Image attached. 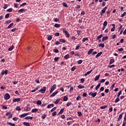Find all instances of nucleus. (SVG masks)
Wrapping results in <instances>:
<instances>
[{"label":"nucleus","mask_w":126,"mask_h":126,"mask_svg":"<svg viewBox=\"0 0 126 126\" xmlns=\"http://www.w3.org/2000/svg\"><path fill=\"white\" fill-rule=\"evenodd\" d=\"M57 88V85L54 84L53 86H52L51 90L50 91V93H52L55 89Z\"/></svg>","instance_id":"1"},{"label":"nucleus","mask_w":126,"mask_h":126,"mask_svg":"<svg viewBox=\"0 0 126 126\" xmlns=\"http://www.w3.org/2000/svg\"><path fill=\"white\" fill-rule=\"evenodd\" d=\"M63 33H65V35H66L67 38L69 37L70 35L68 33V32L65 31V30H64V29H63Z\"/></svg>","instance_id":"2"},{"label":"nucleus","mask_w":126,"mask_h":126,"mask_svg":"<svg viewBox=\"0 0 126 126\" xmlns=\"http://www.w3.org/2000/svg\"><path fill=\"white\" fill-rule=\"evenodd\" d=\"M89 95L90 96H92L93 98H94V97H96V95H97V92H95V93L90 92L89 93Z\"/></svg>","instance_id":"3"},{"label":"nucleus","mask_w":126,"mask_h":126,"mask_svg":"<svg viewBox=\"0 0 126 126\" xmlns=\"http://www.w3.org/2000/svg\"><path fill=\"white\" fill-rule=\"evenodd\" d=\"M46 87H44L39 90V92H41V93H45V92H46Z\"/></svg>","instance_id":"4"},{"label":"nucleus","mask_w":126,"mask_h":126,"mask_svg":"<svg viewBox=\"0 0 126 126\" xmlns=\"http://www.w3.org/2000/svg\"><path fill=\"white\" fill-rule=\"evenodd\" d=\"M4 98L5 100H8L10 98V95L8 94H6L4 95Z\"/></svg>","instance_id":"5"},{"label":"nucleus","mask_w":126,"mask_h":126,"mask_svg":"<svg viewBox=\"0 0 126 126\" xmlns=\"http://www.w3.org/2000/svg\"><path fill=\"white\" fill-rule=\"evenodd\" d=\"M29 115V113H24L20 115V118H25L26 116H28Z\"/></svg>","instance_id":"6"},{"label":"nucleus","mask_w":126,"mask_h":126,"mask_svg":"<svg viewBox=\"0 0 126 126\" xmlns=\"http://www.w3.org/2000/svg\"><path fill=\"white\" fill-rule=\"evenodd\" d=\"M59 93L58 91H56L55 92H54L50 96V97H54V96H56V95H57V94Z\"/></svg>","instance_id":"7"},{"label":"nucleus","mask_w":126,"mask_h":126,"mask_svg":"<svg viewBox=\"0 0 126 126\" xmlns=\"http://www.w3.org/2000/svg\"><path fill=\"white\" fill-rule=\"evenodd\" d=\"M13 102H20L21 101V98H15L13 100Z\"/></svg>","instance_id":"8"},{"label":"nucleus","mask_w":126,"mask_h":126,"mask_svg":"<svg viewBox=\"0 0 126 126\" xmlns=\"http://www.w3.org/2000/svg\"><path fill=\"white\" fill-rule=\"evenodd\" d=\"M92 71H93V69L89 71H88L87 72H86V73L84 74L85 76H87L88 75H89L90 73H91L92 72Z\"/></svg>","instance_id":"9"},{"label":"nucleus","mask_w":126,"mask_h":126,"mask_svg":"<svg viewBox=\"0 0 126 126\" xmlns=\"http://www.w3.org/2000/svg\"><path fill=\"white\" fill-rule=\"evenodd\" d=\"M122 118H123V115L120 114L118 117L117 122H120V121H121V120H122Z\"/></svg>","instance_id":"10"},{"label":"nucleus","mask_w":126,"mask_h":126,"mask_svg":"<svg viewBox=\"0 0 126 126\" xmlns=\"http://www.w3.org/2000/svg\"><path fill=\"white\" fill-rule=\"evenodd\" d=\"M54 27H55V28H60V27H61V25H60V24H55Z\"/></svg>","instance_id":"11"},{"label":"nucleus","mask_w":126,"mask_h":126,"mask_svg":"<svg viewBox=\"0 0 126 126\" xmlns=\"http://www.w3.org/2000/svg\"><path fill=\"white\" fill-rule=\"evenodd\" d=\"M25 120H33V117L31 116H27L25 118Z\"/></svg>","instance_id":"12"},{"label":"nucleus","mask_w":126,"mask_h":126,"mask_svg":"<svg viewBox=\"0 0 126 126\" xmlns=\"http://www.w3.org/2000/svg\"><path fill=\"white\" fill-rule=\"evenodd\" d=\"M93 51H94V49H91L88 52V55H90V54H92L93 52Z\"/></svg>","instance_id":"13"},{"label":"nucleus","mask_w":126,"mask_h":126,"mask_svg":"<svg viewBox=\"0 0 126 126\" xmlns=\"http://www.w3.org/2000/svg\"><path fill=\"white\" fill-rule=\"evenodd\" d=\"M64 111V109L62 108L60 111L59 112V113H58V115H62V114H63V111Z\"/></svg>","instance_id":"14"},{"label":"nucleus","mask_w":126,"mask_h":126,"mask_svg":"<svg viewBox=\"0 0 126 126\" xmlns=\"http://www.w3.org/2000/svg\"><path fill=\"white\" fill-rule=\"evenodd\" d=\"M23 125L25 126H30V124H29V123H28V122H24Z\"/></svg>","instance_id":"15"},{"label":"nucleus","mask_w":126,"mask_h":126,"mask_svg":"<svg viewBox=\"0 0 126 126\" xmlns=\"http://www.w3.org/2000/svg\"><path fill=\"white\" fill-rule=\"evenodd\" d=\"M101 86V83H99L96 87L95 88V90H98V89H99V88H100V87Z\"/></svg>","instance_id":"16"},{"label":"nucleus","mask_w":126,"mask_h":126,"mask_svg":"<svg viewBox=\"0 0 126 126\" xmlns=\"http://www.w3.org/2000/svg\"><path fill=\"white\" fill-rule=\"evenodd\" d=\"M112 26H113V27L111 29V31L112 32H114V31H115V24H113Z\"/></svg>","instance_id":"17"},{"label":"nucleus","mask_w":126,"mask_h":126,"mask_svg":"<svg viewBox=\"0 0 126 126\" xmlns=\"http://www.w3.org/2000/svg\"><path fill=\"white\" fill-rule=\"evenodd\" d=\"M107 7H105L102 10H101V12H102V13H105V12H106V9H107Z\"/></svg>","instance_id":"18"},{"label":"nucleus","mask_w":126,"mask_h":126,"mask_svg":"<svg viewBox=\"0 0 126 126\" xmlns=\"http://www.w3.org/2000/svg\"><path fill=\"white\" fill-rule=\"evenodd\" d=\"M32 113H36V112H38V109L34 108L32 109Z\"/></svg>","instance_id":"19"},{"label":"nucleus","mask_w":126,"mask_h":126,"mask_svg":"<svg viewBox=\"0 0 126 126\" xmlns=\"http://www.w3.org/2000/svg\"><path fill=\"white\" fill-rule=\"evenodd\" d=\"M108 36H104L103 37H102V41H106V40H108Z\"/></svg>","instance_id":"20"},{"label":"nucleus","mask_w":126,"mask_h":126,"mask_svg":"<svg viewBox=\"0 0 126 126\" xmlns=\"http://www.w3.org/2000/svg\"><path fill=\"white\" fill-rule=\"evenodd\" d=\"M25 10H26V9H25V8H22L18 11V12H23V11H25Z\"/></svg>","instance_id":"21"},{"label":"nucleus","mask_w":126,"mask_h":126,"mask_svg":"<svg viewBox=\"0 0 126 126\" xmlns=\"http://www.w3.org/2000/svg\"><path fill=\"white\" fill-rule=\"evenodd\" d=\"M103 54V52H101L98 53L96 55V58H99V57H100V56H101V54Z\"/></svg>","instance_id":"22"},{"label":"nucleus","mask_w":126,"mask_h":126,"mask_svg":"<svg viewBox=\"0 0 126 126\" xmlns=\"http://www.w3.org/2000/svg\"><path fill=\"white\" fill-rule=\"evenodd\" d=\"M113 63H115V59H111L109 62L110 64H112Z\"/></svg>","instance_id":"23"},{"label":"nucleus","mask_w":126,"mask_h":126,"mask_svg":"<svg viewBox=\"0 0 126 126\" xmlns=\"http://www.w3.org/2000/svg\"><path fill=\"white\" fill-rule=\"evenodd\" d=\"M99 47H101V48H104L105 47V44L104 43H100L98 45Z\"/></svg>","instance_id":"24"},{"label":"nucleus","mask_w":126,"mask_h":126,"mask_svg":"<svg viewBox=\"0 0 126 126\" xmlns=\"http://www.w3.org/2000/svg\"><path fill=\"white\" fill-rule=\"evenodd\" d=\"M99 78H100V75H98L96 77H95L94 80L95 81H97V80H99Z\"/></svg>","instance_id":"25"},{"label":"nucleus","mask_w":126,"mask_h":126,"mask_svg":"<svg viewBox=\"0 0 126 126\" xmlns=\"http://www.w3.org/2000/svg\"><path fill=\"white\" fill-rule=\"evenodd\" d=\"M13 25V23H12L11 24H10L8 27L7 28V29H9V28H11V27H12Z\"/></svg>","instance_id":"26"},{"label":"nucleus","mask_w":126,"mask_h":126,"mask_svg":"<svg viewBox=\"0 0 126 126\" xmlns=\"http://www.w3.org/2000/svg\"><path fill=\"white\" fill-rule=\"evenodd\" d=\"M13 49H14V46L12 45L10 48H9L8 51H12V50H13Z\"/></svg>","instance_id":"27"},{"label":"nucleus","mask_w":126,"mask_h":126,"mask_svg":"<svg viewBox=\"0 0 126 126\" xmlns=\"http://www.w3.org/2000/svg\"><path fill=\"white\" fill-rule=\"evenodd\" d=\"M51 107H54V104H49L48 106H47V108L48 109H50L51 108Z\"/></svg>","instance_id":"28"},{"label":"nucleus","mask_w":126,"mask_h":126,"mask_svg":"<svg viewBox=\"0 0 126 126\" xmlns=\"http://www.w3.org/2000/svg\"><path fill=\"white\" fill-rule=\"evenodd\" d=\"M106 108H108V106H107V105H104V106H101V107H100V109H101V110H103V109H106Z\"/></svg>","instance_id":"29"},{"label":"nucleus","mask_w":126,"mask_h":126,"mask_svg":"<svg viewBox=\"0 0 126 126\" xmlns=\"http://www.w3.org/2000/svg\"><path fill=\"white\" fill-rule=\"evenodd\" d=\"M60 101H61V99L60 98L57 99L55 102L54 103L55 104H58L59 102H60Z\"/></svg>","instance_id":"30"},{"label":"nucleus","mask_w":126,"mask_h":126,"mask_svg":"<svg viewBox=\"0 0 126 126\" xmlns=\"http://www.w3.org/2000/svg\"><path fill=\"white\" fill-rule=\"evenodd\" d=\"M75 69H76V66H73V67L71 68V70L72 71H74L75 70Z\"/></svg>","instance_id":"31"},{"label":"nucleus","mask_w":126,"mask_h":126,"mask_svg":"<svg viewBox=\"0 0 126 126\" xmlns=\"http://www.w3.org/2000/svg\"><path fill=\"white\" fill-rule=\"evenodd\" d=\"M85 41H88V37L84 38L82 40V42H84Z\"/></svg>","instance_id":"32"},{"label":"nucleus","mask_w":126,"mask_h":126,"mask_svg":"<svg viewBox=\"0 0 126 126\" xmlns=\"http://www.w3.org/2000/svg\"><path fill=\"white\" fill-rule=\"evenodd\" d=\"M78 88H79V89H83V88H84V86L80 85L78 86Z\"/></svg>","instance_id":"33"},{"label":"nucleus","mask_w":126,"mask_h":126,"mask_svg":"<svg viewBox=\"0 0 126 126\" xmlns=\"http://www.w3.org/2000/svg\"><path fill=\"white\" fill-rule=\"evenodd\" d=\"M7 125H9V126H15V124H12V123H10V122L8 123Z\"/></svg>","instance_id":"34"},{"label":"nucleus","mask_w":126,"mask_h":126,"mask_svg":"<svg viewBox=\"0 0 126 126\" xmlns=\"http://www.w3.org/2000/svg\"><path fill=\"white\" fill-rule=\"evenodd\" d=\"M121 94H122V90L120 91V92H119L117 95V97L120 98V96L121 95Z\"/></svg>","instance_id":"35"},{"label":"nucleus","mask_w":126,"mask_h":126,"mask_svg":"<svg viewBox=\"0 0 126 126\" xmlns=\"http://www.w3.org/2000/svg\"><path fill=\"white\" fill-rule=\"evenodd\" d=\"M60 42H61L62 43H65V40L63 39H60L59 40Z\"/></svg>","instance_id":"36"},{"label":"nucleus","mask_w":126,"mask_h":126,"mask_svg":"<svg viewBox=\"0 0 126 126\" xmlns=\"http://www.w3.org/2000/svg\"><path fill=\"white\" fill-rule=\"evenodd\" d=\"M119 101H120V98L117 97V98L115 100V103H118V102H119Z\"/></svg>","instance_id":"37"},{"label":"nucleus","mask_w":126,"mask_h":126,"mask_svg":"<svg viewBox=\"0 0 126 126\" xmlns=\"http://www.w3.org/2000/svg\"><path fill=\"white\" fill-rule=\"evenodd\" d=\"M68 97L66 96H64L63 97V101H67Z\"/></svg>","instance_id":"38"},{"label":"nucleus","mask_w":126,"mask_h":126,"mask_svg":"<svg viewBox=\"0 0 126 126\" xmlns=\"http://www.w3.org/2000/svg\"><path fill=\"white\" fill-rule=\"evenodd\" d=\"M107 25H108V22H107V21H105L103 23V26L106 27L107 26Z\"/></svg>","instance_id":"39"},{"label":"nucleus","mask_w":126,"mask_h":126,"mask_svg":"<svg viewBox=\"0 0 126 126\" xmlns=\"http://www.w3.org/2000/svg\"><path fill=\"white\" fill-rule=\"evenodd\" d=\"M36 104L37 105H41V104H42V101H41V100H38L36 102Z\"/></svg>","instance_id":"40"},{"label":"nucleus","mask_w":126,"mask_h":126,"mask_svg":"<svg viewBox=\"0 0 126 126\" xmlns=\"http://www.w3.org/2000/svg\"><path fill=\"white\" fill-rule=\"evenodd\" d=\"M69 55L68 54H67L65 56H64V59L65 60H67V59H69Z\"/></svg>","instance_id":"41"},{"label":"nucleus","mask_w":126,"mask_h":126,"mask_svg":"<svg viewBox=\"0 0 126 126\" xmlns=\"http://www.w3.org/2000/svg\"><path fill=\"white\" fill-rule=\"evenodd\" d=\"M59 60H60V57H56L54 59L55 62H58L59 61Z\"/></svg>","instance_id":"42"},{"label":"nucleus","mask_w":126,"mask_h":126,"mask_svg":"<svg viewBox=\"0 0 126 126\" xmlns=\"http://www.w3.org/2000/svg\"><path fill=\"white\" fill-rule=\"evenodd\" d=\"M103 37V35L100 34L97 37V40H99V39H101Z\"/></svg>","instance_id":"43"},{"label":"nucleus","mask_w":126,"mask_h":126,"mask_svg":"<svg viewBox=\"0 0 126 126\" xmlns=\"http://www.w3.org/2000/svg\"><path fill=\"white\" fill-rule=\"evenodd\" d=\"M56 110H57V107H55L51 109V112H54V111H56Z\"/></svg>","instance_id":"44"},{"label":"nucleus","mask_w":126,"mask_h":126,"mask_svg":"<svg viewBox=\"0 0 126 126\" xmlns=\"http://www.w3.org/2000/svg\"><path fill=\"white\" fill-rule=\"evenodd\" d=\"M72 105V103L71 102H68L66 104L67 107H69V106H71Z\"/></svg>","instance_id":"45"},{"label":"nucleus","mask_w":126,"mask_h":126,"mask_svg":"<svg viewBox=\"0 0 126 126\" xmlns=\"http://www.w3.org/2000/svg\"><path fill=\"white\" fill-rule=\"evenodd\" d=\"M12 11V8H10L7 10V12H11Z\"/></svg>","instance_id":"46"},{"label":"nucleus","mask_w":126,"mask_h":126,"mask_svg":"<svg viewBox=\"0 0 126 126\" xmlns=\"http://www.w3.org/2000/svg\"><path fill=\"white\" fill-rule=\"evenodd\" d=\"M11 23V20H8L5 21V24H9V23Z\"/></svg>","instance_id":"47"},{"label":"nucleus","mask_w":126,"mask_h":126,"mask_svg":"<svg viewBox=\"0 0 126 126\" xmlns=\"http://www.w3.org/2000/svg\"><path fill=\"white\" fill-rule=\"evenodd\" d=\"M46 117H47V115L44 114H43V116H41V118H42V119H46Z\"/></svg>","instance_id":"48"},{"label":"nucleus","mask_w":126,"mask_h":126,"mask_svg":"<svg viewBox=\"0 0 126 126\" xmlns=\"http://www.w3.org/2000/svg\"><path fill=\"white\" fill-rule=\"evenodd\" d=\"M52 36H51V35H50V36H49L48 37L47 39H48V40L49 41H51V40H52Z\"/></svg>","instance_id":"49"},{"label":"nucleus","mask_w":126,"mask_h":126,"mask_svg":"<svg viewBox=\"0 0 126 126\" xmlns=\"http://www.w3.org/2000/svg\"><path fill=\"white\" fill-rule=\"evenodd\" d=\"M126 12H124L122 15H121V17H124L126 16Z\"/></svg>","instance_id":"50"},{"label":"nucleus","mask_w":126,"mask_h":126,"mask_svg":"<svg viewBox=\"0 0 126 126\" xmlns=\"http://www.w3.org/2000/svg\"><path fill=\"white\" fill-rule=\"evenodd\" d=\"M16 110H17V111H21V108H20V106H17L16 107Z\"/></svg>","instance_id":"51"},{"label":"nucleus","mask_w":126,"mask_h":126,"mask_svg":"<svg viewBox=\"0 0 126 126\" xmlns=\"http://www.w3.org/2000/svg\"><path fill=\"white\" fill-rule=\"evenodd\" d=\"M63 5L65 7H68V6H67V4H66V3H65V2L63 3Z\"/></svg>","instance_id":"52"},{"label":"nucleus","mask_w":126,"mask_h":126,"mask_svg":"<svg viewBox=\"0 0 126 126\" xmlns=\"http://www.w3.org/2000/svg\"><path fill=\"white\" fill-rule=\"evenodd\" d=\"M77 113H78V115L79 117H81L82 115V114L81 113V112H80V111H78L77 112Z\"/></svg>","instance_id":"53"},{"label":"nucleus","mask_w":126,"mask_h":126,"mask_svg":"<svg viewBox=\"0 0 126 126\" xmlns=\"http://www.w3.org/2000/svg\"><path fill=\"white\" fill-rule=\"evenodd\" d=\"M80 46H81V45L78 44V45L76 46V48H75V50H78V49H79V47H80Z\"/></svg>","instance_id":"54"},{"label":"nucleus","mask_w":126,"mask_h":126,"mask_svg":"<svg viewBox=\"0 0 126 126\" xmlns=\"http://www.w3.org/2000/svg\"><path fill=\"white\" fill-rule=\"evenodd\" d=\"M78 64H81V63H82V60H79L78 61Z\"/></svg>","instance_id":"55"},{"label":"nucleus","mask_w":126,"mask_h":126,"mask_svg":"<svg viewBox=\"0 0 126 126\" xmlns=\"http://www.w3.org/2000/svg\"><path fill=\"white\" fill-rule=\"evenodd\" d=\"M57 115V112L54 111L53 113H52V116L53 117H55V116H56Z\"/></svg>","instance_id":"56"},{"label":"nucleus","mask_w":126,"mask_h":126,"mask_svg":"<svg viewBox=\"0 0 126 126\" xmlns=\"http://www.w3.org/2000/svg\"><path fill=\"white\" fill-rule=\"evenodd\" d=\"M7 74V70H5L4 72H2V74Z\"/></svg>","instance_id":"57"},{"label":"nucleus","mask_w":126,"mask_h":126,"mask_svg":"<svg viewBox=\"0 0 126 126\" xmlns=\"http://www.w3.org/2000/svg\"><path fill=\"white\" fill-rule=\"evenodd\" d=\"M114 87H115V84H113L112 86L110 87V89L111 90H113V89H114Z\"/></svg>","instance_id":"58"},{"label":"nucleus","mask_w":126,"mask_h":126,"mask_svg":"<svg viewBox=\"0 0 126 126\" xmlns=\"http://www.w3.org/2000/svg\"><path fill=\"white\" fill-rule=\"evenodd\" d=\"M8 17H9V13L6 14L5 16V18H8Z\"/></svg>","instance_id":"59"},{"label":"nucleus","mask_w":126,"mask_h":126,"mask_svg":"<svg viewBox=\"0 0 126 126\" xmlns=\"http://www.w3.org/2000/svg\"><path fill=\"white\" fill-rule=\"evenodd\" d=\"M77 32L78 35H80L81 34V31L78 30L77 31Z\"/></svg>","instance_id":"60"},{"label":"nucleus","mask_w":126,"mask_h":126,"mask_svg":"<svg viewBox=\"0 0 126 126\" xmlns=\"http://www.w3.org/2000/svg\"><path fill=\"white\" fill-rule=\"evenodd\" d=\"M30 110H31V108H30V107H27V112H28L29 111H30Z\"/></svg>","instance_id":"61"},{"label":"nucleus","mask_w":126,"mask_h":126,"mask_svg":"<svg viewBox=\"0 0 126 126\" xmlns=\"http://www.w3.org/2000/svg\"><path fill=\"white\" fill-rule=\"evenodd\" d=\"M108 67H109L110 68H112L113 67H115V65L113 64V65H109L108 66Z\"/></svg>","instance_id":"62"},{"label":"nucleus","mask_w":126,"mask_h":126,"mask_svg":"<svg viewBox=\"0 0 126 126\" xmlns=\"http://www.w3.org/2000/svg\"><path fill=\"white\" fill-rule=\"evenodd\" d=\"M53 51L54 53H59V50L57 49H55Z\"/></svg>","instance_id":"63"},{"label":"nucleus","mask_w":126,"mask_h":126,"mask_svg":"<svg viewBox=\"0 0 126 126\" xmlns=\"http://www.w3.org/2000/svg\"><path fill=\"white\" fill-rule=\"evenodd\" d=\"M80 82L81 83H84V79L83 78L81 79Z\"/></svg>","instance_id":"64"}]
</instances>
